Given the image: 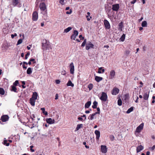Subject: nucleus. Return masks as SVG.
I'll return each mask as SVG.
<instances>
[{"label": "nucleus", "instance_id": "nucleus-1", "mask_svg": "<svg viewBox=\"0 0 155 155\" xmlns=\"http://www.w3.org/2000/svg\"><path fill=\"white\" fill-rule=\"evenodd\" d=\"M39 8L40 10L42 11H45V14L46 15H47V10L46 6L45 4V3L44 2L41 3L39 5Z\"/></svg>", "mask_w": 155, "mask_h": 155}, {"label": "nucleus", "instance_id": "nucleus-20", "mask_svg": "<svg viewBox=\"0 0 155 155\" xmlns=\"http://www.w3.org/2000/svg\"><path fill=\"white\" fill-rule=\"evenodd\" d=\"M38 97V94L37 92H35L33 93L32 97L31 98L36 100L37 99Z\"/></svg>", "mask_w": 155, "mask_h": 155}, {"label": "nucleus", "instance_id": "nucleus-31", "mask_svg": "<svg viewBox=\"0 0 155 155\" xmlns=\"http://www.w3.org/2000/svg\"><path fill=\"white\" fill-rule=\"evenodd\" d=\"M32 72V69L31 68H28L27 71V73L28 74H30Z\"/></svg>", "mask_w": 155, "mask_h": 155}, {"label": "nucleus", "instance_id": "nucleus-23", "mask_svg": "<svg viewBox=\"0 0 155 155\" xmlns=\"http://www.w3.org/2000/svg\"><path fill=\"white\" fill-rule=\"evenodd\" d=\"M95 79L97 82H98L102 80L103 78L102 77L96 76L95 77Z\"/></svg>", "mask_w": 155, "mask_h": 155}, {"label": "nucleus", "instance_id": "nucleus-30", "mask_svg": "<svg viewBox=\"0 0 155 155\" xmlns=\"http://www.w3.org/2000/svg\"><path fill=\"white\" fill-rule=\"evenodd\" d=\"M12 89L11 91H14V92H16L17 89V88L15 87V86H11Z\"/></svg>", "mask_w": 155, "mask_h": 155}, {"label": "nucleus", "instance_id": "nucleus-25", "mask_svg": "<svg viewBox=\"0 0 155 155\" xmlns=\"http://www.w3.org/2000/svg\"><path fill=\"white\" fill-rule=\"evenodd\" d=\"M83 127V124H78L77 125V127L75 129V131H78L81 128Z\"/></svg>", "mask_w": 155, "mask_h": 155}, {"label": "nucleus", "instance_id": "nucleus-18", "mask_svg": "<svg viewBox=\"0 0 155 155\" xmlns=\"http://www.w3.org/2000/svg\"><path fill=\"white\" fill-rule=\"evenodd\" d=\"M19 3V0H12V4L14 6H16Z\"/></svg>", "mask_w": 155, "mask_h": 155}, {"label": "nucleus", "instance_id": "nucleus-14", "mask_svg": "<svg viewBox=\"0 0 155 155\" xmlns=\"http://www.w3.org/2000/svg\"><path fill=\"white\" fill-rule=\"evenodd\" d=\"M97 114H99V112H96L91 114L90 115V116L88 117V119L91 120H93L94 119V117Z\"/></svg>", "mask_w": 155, "mask_h": 155}, {"label": "nucleus", "instance_id": "nucleus-56", "mask_svg": "<svg viewBox=\"0 0 155 155\" xmlns=\"http://www.w3.org/2000/svg\"><path fill=\"white\" fill-rule=\"evenodd\" d=\"M78 119L79 120H81L82 121L83 120V118H82V117H79L78 118Z\"/></svg>", "mask_w": 155, "mask_h": 155}, {"label": "nucleus", "instance_id": "nucleus-51", "mask_svg": "<svg viewBox=\"0 0 155 155\" xmlns=\"http://www.w3.org/2000/svg\"><path fill=\"white\" fill-rule=\"evenodd\" d=\"M61 74L65 75L66 74V71L65 70H63L61 71Z\"/></svg>", "mask_w": 155, "mask_h": 155}, {"label": "nucleus", "instance_id": "nucleus-46", "mask_svg": "<svg viewBox=\"0 0 155 155\" xmlns=\"http://www.w3.org/2000/svg\"><path fill=\"white\" fill-rule=\"evenodd\" d=\"M155 148V145H153L152 147L149 148L152 151H153L154 150Z\"/></svg>", "mask_w": 155, "mask_h": 155}, {"label": "nucleus", "instance_id": "nucleus-61", "mask_svg": "<svg viewBox=\"0 0 155 155\" xmlns=\"http://www.w3.org/2000/svg\"><path fill=\"white\" fill-rule=\"evenodd\" d=\"M138 97H137V99L135 101V102H136V103H137L138 102Z\"/></svg>", "mask_w": 155, "mask_h": 155}, {"label": "nucleus", "instance_id": "nucleus-12", "mask_svg": "<svg viewBox=\"0 0 155 155\" xmlns=\"http://www.w3.org/2000/svg\"><path fill=\"white\" fill-rule=\"evenodd\" d=\"M115 75V72L114 70H111L110 73L109 78L111 79L114 78Z\"/></svg>", "mask_w": 155, "mask_h": 155}, {"label": "nucleus", "instance_id": "nucleus-28", "mask_svg": "<svg viewBox=\"0 0 155 155\" xmlns=\"http://www.w3.org/2000/svg\"><path fill=\"white\" fill-rule=\"evenodd\" d=\"M87 15L86 16V17L87 18V20L88 21H89L92 18V17L91 16L89 17L90 15V13L89 12H87Z\"/></svg>", "mask_w": 155, "mask_h": 155}, {"label": "nucleus", "instance_id": "nucleus-9", "mask_svg": "<svg viewBox=\"0 0 155 155\" xmlns=\"http://www.w3.org/2000/svg\"><path fill=\"white\" fill-rule=\"evenodd\" d=\"M119 91V89L117 87H114L112 91V94L114 95H116L118 93Z\"/></svg>", "mask_w": 155, "mask_h": 155}, {"label": "nucleus", "instance_id": "nucleus-36", "mask_svg": "<svg viewBox=\"0 0 155 155\" xmlns=\"http://www.w3.org/2000/svg\"><path fill=\"white\" fill-rule=\"evenodd\" d=\"M117 104L119 106H121L122 104V101L121 99L119 98L117 101Z\"/></svg>", "mask_w": 155, "mask_h": 155}, {"label": "nucleus", "instance_id": "nucleus-7", "mask_svg": "<svg viewBox=\"0 0 155 155\" xmlns=\"http://www.w3.org/2000/svg\"><path fill=\"white\" fill-rule=\"evenodd\" d=\"M94 45L91 42H88L86 45V49L88 50L90 48H93Z\"/></svg>", "mask_w": 155, "mask_h": 155}, {"label": "nucleus", "instance_id": "nucleus-39", "mask_svg": "<svg viewBox=\"0 0 155 155\" xmlns=\"http://www.w3.org/2000/svg\"><path fill=\"white\" fill-rule=\"evenodd\" d=\"M88 87L89 88V89L90 90L92 89L93 88V84H89L88 86Z\"/></svg>", "mask_w": 155, "mask_h": 155}, {"label": "nucleus", "instance_id": "nucleus-47", "mask_svg": "<svg viewBox=\"0 0 155 155\" xmlns=\"http://www.w3.org/2000/svg\"><path fill=\"white\" fill-rule=\"evenodd\" d=\"M130 53V51L129 50H126L125 51V54L127 55H128L129 53Z\"/></svg>", "mask_w": 155, "mask_h": 155}, {"label": "nucleus", "instance_id": "nucleus-19", "mask_svg": "<svg viewBox=\"0 0 155 155\" xmlns=\"http://www.w3.org/2000/svg\"><path fill=\"white\" fill-rule=\"evenodd\" d=\"M104 69H103L102 67H101L98 68L97 73L99 74L103 73L104 72Z\"/></svg>", "mask_w": 155, "mask_h": 155}, {"label": "nucleus", "instance_id": "nucleus-62", "mask_svg": "<svg viewBox=\"0 0 155 155\" xmlns=\"http://www.w3.org/2000/svg\"><path fill=\"white\" fill-rule=\"evenodd\" d=\"M58 99V94H56V96H55V100H57Z\"/></svg>", "mask_w": 155, "mask_h": 155}, {"label": "nucleus", "instance_id": "nucleus-29", "mask_svg": "<svg viewBox=\"0 0 155 155\" xmlns=\"http://www.w3.org/2000/svg\"><path fill=\"white\" fill-rule=\"evenodd\" d=\"M149 97V94L145 93L143 95V98L145 100H147Z\"/></svg>", "mask_w": 155, "mask_h": 155}, {"label": "nucleus", "instance_id": "nucleus-22", "mask_svg": "<svg viewBox=\"0 0 155 155\" xmlns=\"http://www.w3.org/2000/svg\"><path fill=\"white\" fill-rule=\"evenodd\" d=\"M91 101H88L85 104V108H88L91 105Z\"/></svg>", "mask_w": 155, "mask_h": 155}, {"label": "nucleus", "instance_id": "nucleus-48", "mask_svg": "<svg viewBox=\"0 0 155 155\" xmlns=\"http://www.w3.org/2000/svg\"><path fill=\"white\" fill-rule=\"evenodd\" d=\"M30 55V53L29 52H28L27 53V54L25 55V59H27L28 58V56H29Z\"/></svg>", "mask_w": 155, "mask_h": 155}, {"label": "nucleus", "instance_id": "nucleus-24", "mask_svg": "<svg viewBox=\"0 0 155 155\" xmlns=\"http://www.w3.org/2000/svg\"><path fill=\"white\" fill-rule=\"evenodd\" d=\"M67 86H71V87H73L74 86V84L72 83L71 81L69 80L67 84Z\"/></svg>", "mask_w": 155, "mask_h": 155}, {"label": "nucleus", "instance_id": "nucleus-64", "mask_svg": "<svg viewBox=\"0 0 155 155\" xmlns=\"http://www.w3.org/2000/svg\"><path fill=\"white\" fill-rule=\"evenodd\" d=\"M143 19V17H141V18L139 20V21H141Z\"/></svg>", "mask_w": 155, "mask_h": 155}, {"label": "nucleus", "instance_id": "nucleus-6", "mask_svg": "<svg viewBox=\"0 0 155 155\" xmlns=\"http://www.w3.org/2000/svg\"><path fill=\"white\" fill-rule=\"evenodd\" d=\"M38 18V13L36 12H33L32 14V20L34 21H36Z\"/></svg>", "mask_w": 155, "mask_h": 155}, {"label": "nucleus", "instance_id": "nucleus-15", "mask_svg": "<svg viewBox=\"0 0 155 155\" xmlns=\"http://www.w3.org/2000/svg\"><path fill=\"white\" fill-rule=\"evenodd\" d=\"M9 117L7 115H4L2 116L1 120L2 122H5L8 120Z\"/></svg>", "mask_w": 155, "mask_h": 155}, {"label": "nucleus", "instance_id": "nucleus-8", "mask_svg": "<svg viewBox=\"0 0 155 155\" xmlns=\"http://www.w3.org/2000/svg\"><path fill=\"white\" fill-rule=\"evenodd\" d=\"M119 8V5L118 4L113 5L112 6V9L113 11H117Z\"/></svg>", "mask_w": 155, "mask_h": 155}, {"label": "nucleus", "instance_id": "nucleus-55", "mask_svg": "<svg viewBox=\"0 0 155 155\" xmlns=\"http://www.w3.org/2000/svg\"><path fill=\"white\" fill-rule=\"evenodd\" d=\"M137 0H133L131 2V4H134L136 1Z\"/></svg>", "mask_w": 155, "mask_h": 155}, {"label": "nucleus", "instance_id": "nucleus-41", "mask_svg": "<svg viewBox=\"0 0 155 155\" xmlns=\"http://www.w3.org/2000/svg\"><path fill=\"white\" fill-rule=\"evenodd\" d=\"M86 42H87V40H86V39H85L84 41L82 43V45H81V46H82V47H84L86 43Z\"/></svg>", "mask_w": 155, "mask_h": 155}, {"label": "nucleus", "instance_id": "nucleus-43", "mask_svg": "<svg viewBox=\"0 0 155 155\" xmlns=\"http://www.w3.org/2000/svg\"><path fill=\"white\" fill-rule=\"evenodd\" d=\"M18 80H16L15 81V82L13 83V86H16L18 85Z\"/></svg>", "mask_w": 155, "mask_h": 155}, {"label": "nucleus", "instance_id": "nucleus-27", "mask_svg": "<svg viewBox=\"0 0 155 155\" xmlns=\"http://www.w3.org/2000/svg\"><path fill=\"white\" fill-rule=\"evenodd\" d=\"M72 28L71 27H68V28L65 29L64 30V32L66 33H68L69 31L71 30L72 29Z\"/></svg>", "mask_w": 155, "mask_h": 155}, {"label": "nucleus", "instance_id": "nucleus-45", "mask_svg": "<svg viewBox=\"0 0 155 155\" xmlns=\"http://www.w3.org/2000/svg\"><path fill=\"white\" fill-rule=\"evenodd\" d=\"M30 150L32 152H34L35 151V150L34 149H33L32 148L34 147V146L32 145L30 146Z\"/></svg>", "mask_w": 155, "mask_h": 155}, {"label": "nucleus", "instance_id": "nucleus-49", "mask_svg": "<svg viewBox=\"0 0 155 155\" xmlns=\"http://www.w3.org/2000/svg\"><path fill=\"white\" fill-rule=\"evenodd\" d=\"M110 138L111 140L113 141L114 140V137L113 136L111 135L110 137Z\"/></svg>", "mask_w": 155, "mask_h": 155}, {"label": "nucleus", "instance_id": "nucleus-5", "mask_svg": "<svg viewBox=\"0 0 155 155\" xmlns=\"http://www.w3.org/2000/svg\"><path fill=\"white\" fill-rule=\"evenodd\" d=\"M70 68V72L71 74H73L74 72V64L73 62H71L69 65Z\"/></svg>", "mask_w": 155, "mask_h": 155}, {"label": "nucleus", "instance_id": "nucleus-4", "mask_svg": "<svg viewBox=\"0 0 155 155\" xmlns=\"http://www.w3.org/2000/svg\"><path fill=\"white\" fill-rule=\"evenodd\" d=\"M104 22L105 28L108 29H109L110 28V25L108 21L106 19H105L104 20Z\"/></svg>", "mask_w": 155, "mask_h": 155}, {"label": "nucleus", "instance_id": "nucleus-54", "mask_svg": "<svg viewBox=\"0 0 155 155\" xmlns=\"http://www.w3.org/2000/svg\"><path fill=\"white\" fill-rule=\"evenodd\" d=\"M79 37V38H81V39H84V37H83L82 35H80Z\"/></svg>", "mask_w": 155, "mask_h": 155}, {"label": "nucleus", "instance_id": "nucleus-10", "mask_svg": "<svg viewBox=\"0 0 155 155\" xmlns=\"http://www.w3.org/2000/svg\"><path fill=\"white\" fill-rule=\"evenodd\" d=\"M78 32L77 31H74L73 32V34L71 36V39H73L74 40L76 36L78 35Z\"/></svg>", "mask_w": 155, "mask_h": 155}, {"label": "nucleus", "instance_id": "nucleus-40", "mask_svg": "<svg viewBox=\"0 0 155 155\" xmlns=\"http://www.w3.org/2000/svg\"><path fill=\"white\" fill-rule=\"evenodd\" d=\"M119 27V28L121 30H122V28L123 27V23L122 22H121L119 23L118 25Z\"/></svg>", "mask_w": 155, "mask_h": 155}, {"label": "nucleus", "instance_id": "nucleus-63", "mask_svg": "<svg viewBox=\"0 0 155 155\" xmlns=\"http://www.w3.org/2000/svg\"><path fill=\"white\" fill-rule=\"evenodd\" d=\"M150 152L149 151H147V154L146 155H150Z\"/></svg>", "mask_w": 155, "mask_h": 155}, {"label": "nucleus", "instance_id": "nucleus-21", "mask_svg": "<svg viewBox=\"0 0 155 155\" xmlns=\"http://www.w3.org/2000/svg\"><path fill=\"white\" fill-rule=\"evenodd\" d=\"M35 100L31 98L30 100V103L31 105L32 106H34L35 105Z\"/></svg>", "mask_w": 155, "mask_h": 155}, {"label": "nucleus", "instance_id": "nucleus-2", "mask_svg": "<svg viewBox=\"0 0 155 155\" xmlns=\"http://www.w3.org/2000/svg\"><path fill=\"white\" fill-rule=\"evenodd\" d=\"M100 98L102 101H106L107 98V94L105 92H102Z\"/></svg>", "mask_w": 155, "mask_h": 155}, {"label": "nucleus", "instance_id": "nucleus-42", "mask_svg": "<svg viewBox=\"0 0 155 155\" xmlns=\"http://www.w3.org/2000/svg\"><path fill=\"white\" fill-rule=\"evenodd\" d=\"M22 39H20L18 41L17 45H18L20 44H21L22 43Z\"/></svg>", "mask_w": 155, "mask_h": 155}, {"label": "nucleus", "instance_id": "nucleus-35", "mask_svg": "<svg viewBox=\"0 0 155 155\" xmlns=\"http://www.w3.org/2000/svg\"><path fill=\"white\" fill-rule=\"evenodd\" d=\"M41 110L42 111V113L44 114L45 115H48V113L47 111H45V109L44 108H41Z\"/></svg>", "mask_w": 155, "mask_h": 155}, {"label": "nucleus", "instance_id": "nucleus-11", "mask_svg": "<svg viewBox=\"0 0 155 155\" xmlns=\"http://www.w3.org/2000/svg\"><path fill=\"white\" fill-rule=\"evenodd\" d=\"M107 146L105 145L101 146V150L102 153H106L107 151Z\"/></svg>", "mask_w": 155, "mask_h": 155}, {"label": "nucleus", "instance_id": "nucleus-57", "mask_svg": "<svg viewBox=\"0 0 155 155\" xmlns=\"http://www.w3.org/2000/svg\"><path fill=\"white\" fill-rule=\"evenodd\" d=\"M6 31L7 30L5 29L4 30H3V32L4 33H5V34L7 33V32H6Z\"/></svg>", "mask_w": 155, "mask_h": 155}, {"label": "nucleus", "instance_id": "nucleus-13", "mask_svg": "<svg viewBox=\"0 0 155 155\" xmlns=\"http://www.w3.org/2000/svg\"><path fill=\"white\" fill-rule=\"evenodd\" d=\"M46 121L47 123L50 124H53L55 122L54 120L51 118H47Z\"/></svg>", "mask_w": 155, "mask_h": 155}, {"label": "nucleus", "instance_id": "nucleus-52", "mask_svg": "<svg viewBox=\"0 0 155 155\" xmlns=\"http://www.w3.org/2000/svg\"><path fill=\"white\" fill-rule=\"evenodd\" d=\"M30 60L31 61L33 62H33L34 63H35L36 62L35 61V59L32 58V59H30Z\"/></svg>", "mask_w": 155, "mask_h": 155}, {"label": "nucleus", "instance_id": "nucleus-44", "mask_svg": "<svg viewBox=\"0 0 155 155\" xmlns=\"http://www.w3.org/2000/svg\"><path fill=\"white\" fill-rule=\"evenodd\" d=\"M59 3L62 5L64 4V0H59Z\"/></svg>", "mask_w": 155, "mask_h": 155}, {"label": "nucleus", "instance_id": "nucleus-53", "mask_svg": "<svg viewBox=\"0 0 155 155\" xmlns=\"http://www.w3.org/2000/svg\"><path fill=\"white\" fill-rule=\"evenodd\" d=\"M55 82L57 84H59L60 83V81L59 80H56L55 81Z\"/></svg>", "mask_w": 155, "mask_h": 155}, {"label": "nucleus", "instance_id": "nucleus-37", "mask_svg": "<svg viewBox=\"0 0 155 155\" xmlns=\"http://www.w3.org/2000/svg\"><path fill=\"white\" fill-rule=\"evenodd\" d=\"M125 35L124 34H123L120 38V40L122 41H124L125 38Z\"/></svg>", "mask_w": 155, "mask_h": 155}, {"label": "nucleus", "instance_id": "nucleus-16", "mask_svg": "<svg viewBox=\"0 0 155 155\" xmlns=\"http://www.w3.org/2000/svg\"><path fill=\"white\" fill-rule=\"evenodd\" d=\"M95 133L96 135V138L97 140L99 139L100 136V133L99 131L96 130L95 131Z\"/></svg>", "mask_w": 155, "mask_h": 155}, {"label": "nucleus", "instance_id": "nucleus-17", "mask_svg": "<svg viewBox=\"0 0 155 155\" xmlns=\"http://www.w3.org/2000/svg\"><path fill=\"white\" fill-rule=\"evenodd\" d=\"M143 149V147L141 145L138 146L137 147V152L138 153Z\"/></svg>", "mask_w": 155, "mask_h": 155}, {"label": "nucleus", "instance_id": "nucleus-26", "mask_svg": "<svg viewBox=\"0 0 155 155\" xmlns=\"http://www.w3.org/2000/svg\"><path fill=\"white\" fill-rule=\"evenodd\" d=\"M7 140H6L5 138L4 139V140L3 142V144L7 146H8L9 145V143H7Z\"/></svg>", "mask_w": 155, "mask_h": 155}, {"label": "nucleus", "instance_id": "nucleus-50", "mask_svg": "<svg viewBox=\"0 0 155 155\" xmlns=\"http://www.w3.org/2000/svg\"><path fill=\"white\" fill-rule=\"evenodd\" d=\"M17 36V34L16 33L14 35L12 34L11 35V37L12 38H13L14 37L16 36Z\"/></svg>", "mask_w": 155, "mask_h": 155}, {"label": "nucleus", "instance_id": "nucleus-34", "mask_svg": "<svg viewBox=\"0 0 155 155\" xmlns=\"http://www.w3.org/2000/svg\"><path fill=\"white\" fill-rule=\"evenodd\" d=\"M133 107H130V108H129L127 110V111L126 113L127 114H129L131 112L133 111Z\"/></svg>", "mask_w": 155, "mask_h": 155}, {"label": "nucleus", "instance_id": "nucleus-38", "mask_svg": "<svg viewBox=\"0 0 155 155\" xmlns=\"http://www.w3.org/2000/svg\"><path fill=\"white\" fill-rule=\"evenodd\" d=\"M4 94L5 91L4 89L2 88H0V94L2 95H4Z\"/></svg>", "mask_w": 155, "mask_h": 155}, {"label": "nucleus", "instance_id": "nucleus-32", "mask_svg": "<svg viewBox=\"0 0 155 155\" xmlns=\"http://www.w3.org/2000/svg\"><path fill=\"white\" fill-rule=\"evenodd\" d=\"M97 102L95 101H94L93 102V105L92 106V108H97Z\"/></svg>", "mask_w": 155, "mask_h": 155}, {"label": "nucleus", "instance_id": "nucleus-3", "mask_svg": "<svg viewBox=\"0 0 155 155\" xmlns=\"http://www.w3.org/2000/svg\"><path fill=\"white\" fill-rule=\"evenodd\" d=\"M144 126V124L143 123H141L140 124L136 129L135 132L136 133H139L141 130L143 129Z\"/></svg>", "mask_w": 155, "mask_h": 155}, {"label": "nucleus", "instance_id": "nucleus-33", "mask_svg": "<svg viewBox=\"0 0 155 155\" xmlns=\"http://www.w3.org/2000/svg\"><path fill=\"white\" fill-rule=\"evenodd\" d=\"M147 22L146 21H144L142 22L141 25L143 27H145L147 26Z\"/></svg>", "mask_w": 155, "mask_h": 155}, {"label": "nucleus", "instance_id": "nucleus-59", "mask_svg": "<svg viewBox=\"0 0 155 155\" xmlns=\"http://www.w3.org/2000/svg\"><path fill=\"white\" fill-rule=\"evenodd\" d=\"M85 113L86 114H88L90 113V111L89 110H86L85 111Z\"/></svg>", "mask_w": 155, "mask_h": 155}, {"label": "nucleus", "instance_id": "nucleus-58", "mask_svg": "<svg viewBox=\"0 0 155 155\" xmlns=\"http://www.w3.org/2000/svg\"><path fill=\"white\" fill-rule=\"evenodd\" d=\"M71 13V11L70 12H66V14H70Z\"/></svg>", "mask_w": 155, "mask_h": 155}, {"label": "nucleus", "instance_id": "nucleus-60", "mask_svg": "<svg viewBox=\"0 0 155 155\" xmlns=\"http://www.w3.org/2000/svg\"><path fill=\"white\" fill-rule=\"evenodd\" d=\"M23 68L24 69H26L27 67L25 66L24 64H23L22 65Z\"/></svg>", "mask_w": 155, "mask_h": 155}]
</instances>
